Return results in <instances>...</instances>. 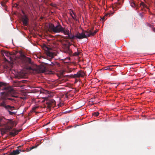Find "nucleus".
<instances>
[{
    "mask_svg": "<svg viewBox=\"0 0 155 155\" xmlns=\"http://www.w3.org/2000/svg\"><path fill=\"white\" fill-rule=\"evenodd\" d=\"M1 90L5 91L4 92H1L0 94L2 96L1 98L2 100H4L6 103H9L10 101H15L14 98H9L7 95L8 94H10L12 97H17L14 94L15 93V91L12 87L8 86L5 83L0 82V91Z\"/></svg>",
    "mask_w": 155,
    "mask_h": 155,
    "instance_id": "f257e3e1",
    "label": "nucleus"
},
{
    "mask_svg": "<svg viewBox=\"0 0 155 155\" xmlns=\"http://www.w3.org/2000/svg\"><path fill=\"white\" fill-rule=\"evenodd\" d=\"M49 27L51 31L55 33L62 32L64 29V28L60 25L55 26L53 24H49Z\"/></svg>",
    "mask_w": 155,
    "mask_h": 155,
    "instance_id": "f03ea898",
    "label": "nucleus"
},
{
    "mask_svg": "<svg viewBox=\"0 0 155 155\" xmlns=\"http://www.w3.org/2000/svg\"><path fill=\"white\" fill-rule=\"evenodd\" d=\"M8 124L13 126L14 125L15 122L11 120H7L4 118H0V127L4 126Z\"/></svg>",
    "mask_w": 155,
    "mask_h": 155,
    "instance_id": "7ed1b4c3",
    "label": "nucleus"
},
{
    "mask_svg": "<svg viewBox=\"0 0 155 155\" xmlns=\"http://www.w3.org/2000/svg\"><path fill=\"white\" fill-rule=\"evenodd\" d=\"M21 59L24 61L25 64H31V59L30 58L26 57L22 53H21Z\"/></svg>",
    "mask_w": 155,
    "mask_h": 155,
    "instance_id": "20e7f679",
    "label": "nucleus"
},
{
    "mask_svg": "<svg viewBox=\"0 0 155 155\" xmlns=\"http://www.w3.org/2000/svg\"><path fill=\"white\" fill-rule=\"evenodd\" d=\"M43 48L46 51V53L47 55L51 58H53L54 56V53L51 51L52 50L51 48L48 47L46 46H44Z\"/></svg>",
    "mask_w": 155,
    "mask_h": 155,
    "instance_id": "39448f33",
    "label": "nucleus"
},
{
    "mask_svg": "<svg viewBox=\"0 0 155 155\" xmlns=\"http://www.w3.org/2000/svg\"><path fill=\"white\" fill-rule=\"evenodd\" d=\"M22 12L24 14V15L21 18L23 24L25 26H27L28 25L29 19L27 16L25 15V13L23 11H22Z\"/></svg>",
    "mask_w": 155,
    "mask_h": 155,
    "instance_id": "423d86ee",
    "label": "nucleus"
},
{
    "mask_svg": "<svg viewBox=\"0 0 155 155\" xmlns=\"http://www.w3.org/2000/svg\"><path fill=\"white\" fill-rule=\"evenodd\" d=\"M86 36L85 34H84V32H82L81 33H78L75 34V38L79 39L86 38Z\"/></svg>",
    "mask_w": 155,
    "mask_h": 155,
    "instance_id": "0eeeda50",
    "label": "nucleus"
},
{
    "mask_svg": "<svg viewBox=\"0 0 155 155\" xmlns=\"http://www.w3.org/2000/svg\"><path fill=\"white\" fill-rule=\"evenodd\" d=\"M85 74L82 71H81L78 72L77 74H74L73 77L74 78H79L80 77H83L84 76Z\"/></svg>",
    "mask_w": 155,
    "mask_h": 155,
    "instance_id": "6e6552de",
    "label": "nucleus"
},
{
    "mask_svg": "<svg viewBox=\"0 0 155 155\" xmlns=\"http://www.w3.org/2000/svg\"><path fill=\"white\" fill-rule=\"evenodd\" d=\"M33 70L38 71V72L40 73H44L46 71V69L45 67L44 66H41L40 67H38L37 69H34Z\"/></svg>",
    "mask_w": 155,
    "mask_h": 155,
    "instance_id": "1a4fd4ad",
    "label": "nucleus"
},
{
    "mask_svg": "<svg viewBox=\"0 0 155 155\" xmlns=\"http://www.w3.org/2000/svg\"><path fill=\"white\" fill-rule=\"evenodd\" d=\"M21 149H17L16 150H13L12 152L10 153L9 155H15L19 154L20 152H21Z\"/></svg>",
    "mask_w": 155,
    "mask_h": 155,
    "instance_id": "9d476101",
    "label": "nucleus"
},
{
    "mask_svg": "<svg viewBox=\"0 0 155 155\" xmlns=\"http://www.w3.org/2000/svg\"><path fill=\"white\" fill-rule=\"evenodd\" d=\"M19 132L18 130H17L15 129H13L12 131L10 132L9 134L10 135L13 136H14L18 134Z\"/></svg>",
    "mask_w": 155,
    "mask_h": 155,
    "instance_id": "9b49d317",
    "label": "nucleus"
},
{
    "mask_svg": "<svg viewBox=\"0 0 155 155\" xmlns=\"http://www.w3.org/2000/svg\"><path fill=\"white\" fill-rule=\"evenodd\" d=\"M15 109V107L14 106H11L9 105H7L5 107V109L9 112V111Z\"/></svg>",
    "mask_w": 155,
    "mask_h": 155,
    "instance_id": "f8f14e48",
    "label": "nucleus"
},
{
    "mask_svg": "<svg viewBox=\"0 0 155 155\" xmlns=\"http://www.w3.org/2000/svg\"><path fill=\"white\" fill-rule=\"evenodd\" d=\"M67 38L71 39V40H74L75 38V35H74L72 34L71 33H69L67 36Z\"/></svg>",
    "mask_w": 155,
    "mask_h": 155,
    "instance_id": "ddd939ff",
    "label": "nucleus"
},
{
    "mask_svg": "<svg viewBox=\"0 0 155 155\" xmlns=\"http://www.w3.org/2000/svg\"><path fill=\"white\" fill-rule=\"evenodd\" d=\"M91 31V30L90 29L88 31H85V32H84V34H85V35L86 36V38H87L88 37L92 36V32Z\"/></svg>",
    "mask_w": 155,
    "mask_h": 155,
    "instance_id": "4468645a",
    "label": "nucleus"
},
{
    "mask_svg": "<svg viewBox=\"0 0 155 155\" xmlns=\"http://www.w3.org/2000/svg\"><path fill=\"white\" fill-rule=\"evenodd\" d=\"M113 66H114L113 65H110L105 67H104L102 69V70L103 71L109 70V71H111L112 70V68H111L110 67H112Z\"/></svg>",
    "mask_w": 155,
    "mask_h": 155,
    "instance_id": "2eb2a0df",
    "label": "nucleus"
},
{
    "mask_svg": "<svg viewBox=\"0 0 155 155\" xmlns=\"http://www.w3.org/2000/svg\"><path fill=\"white\" fill-rule=\"evenodd\" d=\"M46 104H48L49 106H50L52 104L54 105L55 104V102L54 100H51L47 102Z\"/></svg>",
    "mask_w": 155,
    "mask_h": 155,
    "instance_id": "dca6fc26",
    "label": "nucleus"
},
{
    "mask_svg": "<svg viewBox=\"0 0 155 155\" xmlns=\"http://www.w3.org/2000/svg\"><path fill=\"white\" fill-rule=\"evenodd\" d=\"M2 52L3 55L5 54L7 57H9L11 59V57L10 56V54L8 51H3Z\"/></svg>",
    "mask_w": 155,
    "mask_h": 155,
    "instance_id": "f3484780",
    "label": "nucleus"
},
{
    "mask_svg": "<svg viewBox=\"0 0 155 155\" xmlns=\"http://www.w3.org/2000/svg\"><path fill=\"white\" fill-rule=\"evenodd\" d=\"M131 6L132 7H136L137 5L135 3L134 1L132 0L130 3Z\"/></svg>",
    "mask_w": 155,
    "mask_h": 155,
    "instance_id": "a211bd4d",
    "label": "nucleus"
},
{
    "mask_svg": "<svg viewBox=\"0 0 155 155\" xmlns=\"http://www.w3.org/2000/svg\"><path fill=\"white\" fill-rule=\"evenodd\" d=\"M2 101L0 103V106L3 107L5 108V107L7 105H6V103H5L4 100H2Z\"/></svg>",
    "mask_w": 155,
    "mask_h": 155,
    "instance_id": "6ab92c4d",
    "label": "nucleus"
},
{
    "mask_svg": "<svg viewBox=\"0 0 155 155\" xmlns=\"http://www.w3.org/2000/svg\"><path fill=\"white\" fill-rule=\"evenodd\" d=\"M38 106H35V107H33L31 111L30 112V113L29 114H31V113H32L33 112H35L34 111L37 108H38Z\"/></svg>",
    "mask_w": 155,
    "mask_h": 155,
    "instance_id": "aec40b11",
    "label": "nucleus"
},
{
    "mask_svg": "<svg viewBox=\"0 0 155 155\" xmlns=\"http://www.w3.org/2000/svg\"><path fill=\"white\" fill-rule=\"evenodd\" d=\"M94 29V28H92L91 30V32H92V36H93L95 34H96V33L97 32V31L95 30L94 32H93V30Z\"/></svg>",
    "mask_w": 155,
    "mask_h": 155,
    "instance_id": "412c9836",
    "label": "nucleus"
},
{
    "mask_svg": "<svg viewBox=\"0 0 155 155\" xmlns=\"http://www.w3.org/2000/svg\"><path fill=\"white\" fill-rule=\"evenodd\" d=\"M12 127L10 126H7L6 127V131H7L8 130H10L12 129Z\"/></svg>",
    "mask_w": 155,
    "mask_h": 155,
    "instance_id": "4be33fe9",
    "label": "nucleus"
},
{
    "mask_svg": "<svg viewBox=\"0 0 155 155\" xmlns=\"http://www.w3.org/2000/svg\"><path fill=\"white\" fill-rule=\"evenodd\" d=\"M7 131L5 129H3L1 130V134L2 135H3L6 134Z\"/></svg>",
    "mask_w": 155,
    "mask_h": 155,
    "instance_id": "5701e85b",
    "label": "nucleus"
},
{
    "mask_svg": "<svg viewBox=\"0 0 155 155\" xmlns=\"http://www.w3.org/2000/svg\"><path fill=\"white\" fill-rule=\"evenodd\" d=\"M68 30H65L64 29V31H63L62 32H63V33L65 34L66 35H68V34H69V32H68Z\"/></svg>",
    "mask_w": 155,
    "mask_h": 155,
    "instance_id": "b1692460",
    "label": "nucleus"
},
{
    "mask_svg": "<svg viewBox=\"0 0 155 155\" xmlns=\"http://www.w3.org/2000/svg\"><path fill=\"white\" fill-rule=\"evenodd\" d=\"M99 113L98 112H96L93 113L92 114L93 115L95 116H97L99 115Z\"/></svg>",
    "mask_w": 155,
    "mask_h": 155,
    "instance_id": "393cba45",
    "label": "nucleus"
},
{
    "mask_svg": "<svg viewBox=\"0 0 155 155\" xmlns=\"http://www.w3.org/2000/svg\"><path fill=\"white\" fill-rule=\"evenodd\" d=\"M1 5L2 6L5 8L6 7V5H5V3L4 2H2L1 3Z\"/></svg>",
    "mask_w": 155,
    "mask_h": 155,
    "instance_id": "a878e982",
    "label": "nucleus"
},
{
    "mask_svg": "<svg viewBox=\"0 0 155 155\" xmlns=\"http://www.w3.org/2000/svg\"><path fill=\"white\" fill-rule=\"evenodd\" d=\"M109 15V16L110 15V14H107L106 15L104 16L103 17H102V18H101V19H102V21H104V19H105V17H107V16L108 15Z\"/></svg>",
    "mask_w": 155,
    "mask_h": 155,
    "instance_id": "bb28decb",
    "label": "nucleus"
},
{
    "mask_svg": "<svg viewBox=\"0 0 155 155\" xmlns=\"http://www.w3.org/2000/svg\"><path fill=\"white\" fill-rule=\"evenodd\" d=\"M9 114L11 115H13L15 114V113L13 112H11V111H9Z\"/></svg>",
    "mask_w": 155,
    "mask_h": 155,
    "instance_id": "cd10ccee",
    "label": "nucleus"
},
{
    "mask_svg": "<svg viewBox=\"0 0 155 155\" xmlns=\"http://www.w3.org/2000/svg\"><path fill=\"white\" fill-rule=\"evenodd\" d=\"M72 17L73 19H74L75 21H77L78 19L76 18V17H74L72 15Z\"/></svg>",
    "mask_w": 155,
    "mask_h": 155,
    "instance_id": "c85d7f7f",
    "label": "nucleus"
},
{
    "mask_svg": "<svg viewBox=\"0 0 155 155\" xmlns=\"http://www.w3.org/2000/svg\"><path fill=\"white\" fill-rule=\"evenodd\" d=\"M140 5H142L144 7H146L147 6L143 2L141 3Z\"/></svg>",
    "mask_w": 155,
    "mask_h": 155,
    "instance_id": "c756f323",
    "label": "nucleus"
},
{
    "mask_svg": "<svg viewBox=\"0 0 155 155\" xmlns=\"http://www.w3.org/2000/svg\"><path fill=\"white\" fill-rule=\"evenodd\" d=\"M36 147V146H33L32 147H31V148H30V150H29V151H30L31 150L33 149L34 148H35Z\"/></svg>",
    "mask_w": 155,
    "mask_h": 155,
    "instance_id": "7c9ffc66",
    "label": "nucleus"
},
{
    "mask_svg": "<svg viewBox=\"0 0 155 155\" xmlns=\"http://www.w3.org/2000/svg\"><path fill=\"white\" fill-rule=\"evenodd\" d=\"M75 54L76 55H79V53L78 52H76L75 53Z\"/></svg>",
    "mask_w": 155,
    "mask_h": 155,
    "instance_id": "2f4dec72",
    "label": "nucleus"
},
{
    "mask_svg": "<svg viewBox=\"0 0 155 155\" xmlns=\"http://www.w3.org/2000/svg\"><path fill=\"white\" fill-rule=\"evenodd\" d=\"M152 30L154 32H155V28H152Z\"/></svg>",
    "mask_w": 155,
    "mask_h": 155,
    "instance_id": "473e14b6",
    "label": "nucleus"
},
{
    "mask_svg": "<svg viewBox=\"0 0 155 155\" xmlns=\"http://www.w3.org/2000/svg\"><path fill=\"white\" fill-rule=\"evenodd\" d=\"M148 25L150 27H151V26H152V25H151L150 24H148Z\"/></svg>",
    "mask_w": 155,
    "mask_h": 155,
    "instance_id": "72a5a7b5",
    "label": "nucleus"
},
{
    "mask_svg": "<svg viewBox=\"0 0 155 155\" xmlns=\"http://www.w3.org/2000/svg\"><path fill=\"white\" fill-rule=\"evenodd\" d=\"M45 92H46V93H48V92H49V91H45Z\"/></svg>",
    "mask_w": 155,
    "mask_h": 155,
    "instance_id": "f704fd0d",
    "label": "nucleus"
},
{
    "mask_svg": "<svg viewBox=\"0 0 155 155\" xmlns=\"http://www.w3.org/2000/svg\"><path fill=\"white\" fill-rule=\"evenodd\" d=\"M21 151H22V152H24V151H25V150H21Z\"/></svg>",
    "mask_w": 155,
    "mask_h": 155,
    "instance_id": "c9c22d12",
    "label": "nucleus"
},
{
    "mask_svg": "<svg viewBox=\"0 0 155 155\" xmlns=\"http://www.w3.org/2000/svg\"><path fill=\"white\" fill-rule=\"evenodd\" d=\"M50 123V122L48 123L47 124H49Z\"/></svg>",
    "mask_w": 155,
    "mask_h": 155,
    "instance_id": "e433bc0d",
    "label": "nucleus"
},
{
    "mask_svg": "<svg viewBox=\"0 0 155 155\" xmlns=\"http://www.w3.org/2000/svg\"><path fill=\"white\" fill-rule=\"evenodd\" d=\"M20 131H21V130H19V131H19V132H20Z\"/></svg>",
    "mask_w": 155,
    "mask_h": 155,
    "instance_id": "4c0bfd02",
    "label": "nucleus"
},
{
    "mask_svg": "<svg viewBox=\"0 0 155 155\" xmlns=\"http://www.w3.org/2000/svg\"><path fill=\"white\" fill-rule=\"evenodd\" d=\"M35 113H38V112H36Z\"/></svg>",
    "mask_w": 155,
    "mask_h": 155,
    "instance_id": "58836bf2",
    "label": "nucleus"
},
{
    "mask_svg": "<svg viewBox=\"0 0 155 155\" xmlns=\"http://www.w3.org/2000/svg\"><path fill=\"white\" fill-rule=\"evenodd\" d=\"M21 147L20 146H19V147Z\"/></svg>",
    "mask_w": 155,
    "mask_h": 155,
    "instance_id": "ea45409f",
    "label": "nucleus"
}]
</instances>
